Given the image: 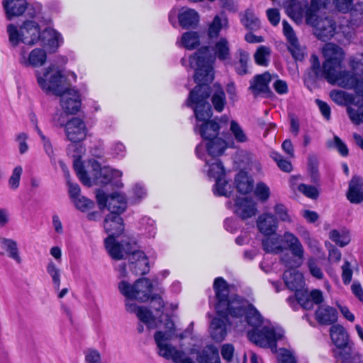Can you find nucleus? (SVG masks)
I'll return each mask as SVG.
<instances>
[{"label": "nucleus", "instance_id": "obj_1", "mask_svg": "<svg viewBox=\"0 0 363 363\" xmlns=\"http://www.w3.org/2000/svg\"><path fill=\"white\" fill-rule=\"evenodd\" d=\"M213 290L216 294L217 313L228 320L238 319L241 324L253 327L248 331L249 340L261 347L276 348L277 341L284 336V330L274 325L260 326L263 318L257 308L247 299L235 294L230 295L229 284L223 277L214 279Z\"/></svg>", "mask_w": 363, "mask_h": 363}, {"label": "nucleus", "instance_id": "obj_2", "mask_svg": "<svg viewBox=\"0 0 363 363\" xmlns=\"http://www.w3.org/2000/svg\"><path fill=\"white\" fill-rule=\"evenodd\" d=\"M229 42L225 38H220L213 46H204L199 49L187 60L182 58V65L187 62L192 69H195L194 82L197 86L189 92L191 101L201 103L210 96L211 90L209 84L214 79L213 64L216 58L225 61L230 58Z\"/></svg>", "mask_w": 363, "mask_h": 363}, {"label": "nucleus", "instance_id": "obj_3", "mask_svg": "<svg viewBox=\"0 0 363 363\" xmlns=\"http://www.w3.org/2000/svg\"><path fill=\"white\" fill-rule=\"evenodd\" d=\"M327 0H311L310 4L307 1L288 0L286 8L289 15L293 18H306V23L314 28V34L319 40L326 41L335 33L336 25L329 18H319L318 11L325 8Z\"/></svg>", "mask_w": 363, "mask_h": 363}, {"label": "nucleus", "instance_id": "obj_4", "mask_svg": "<svg viewBox=\"0 0 363 363\" xmlns=\"http://www.w3.org/2000/svg\"><path fill=\"white\" fill-rule=\"evenodd\" d=\"M36 77L43 90L60 96L61 106L66 113L75 114L79 111L82 103L79 92L64 86L66 77L60 70L55 69V65L47 68L43 76L38 72Z\"/></svg>", "mask_w": 363, "mask_h": 363}, {"label": "nucleus", "instance_id": "obj_5", "mask_svg": "<svg viewBox=\"0 0 363 363\" xmlns=\"http://www.w3.org/2000/svg\"><path fill=\"white\" fill-rule=\"evenodd\" d=\"M323 55L325 60L322 67L316 55L311 57L308 78L312 82H316L333 71L342 69L345 52L341 47L334 43H327L323 48Z\"/></svg>", "mask_w": 363, "mask_h": 363}, {"label": "nucleus", "instance_id": "obj_6", "mask_svg": "<svg viewBox=\"0 0 363 363\" xmlns=\"http://www.w3.org/2000/svg\"><path fill=\"white\" fill-rule=\"evenodd\" d=\"M104 227L108 237L104 240L106 250H135L145 247L143 241L134 237L123 240L121 243L116 241V237L119 236L124 230V224L122 218L118 215L108 214L106 216Z\"/></svg>", "mask_w": 363, "mask_h": 363}, {"label": "nucleus", "instance_id": "obj_7", "mask_svg": "<svg viewBox=\"0 0 363 363\" xmlns=\"http://www.w3.org/2000/svg\"><path fill=\"white\" fill-rule=\"evenodd\" d=\"M208 98L201 103L191 101L189 96L186 100V106L193 108L196 120L203 122L199 128V133L206 140L218 138L220 130L218 123L215 120H209L213 113L211 106L207 101Z\"/></svg>", "mask_w": 363, "mask_h": 363}, {"label": "nucleus", "instance_id": "obj_8", "mask_svg": "<svg viewBox=\"0 0 363 363\" xmlns=\"http://www.w3.org/2000/svg\"><path fill=\"white\" fill-rule=\"evenodd\" d=\"M159 278H153L152 281L147 278H140L133 285L126 281H121L118 283V289L126 299H135L141 303L147 301L152 296L153 284L157 285Z\"/></svg>", "mask_w": 363, "mask_h": 363}, {"label": "nucleus", "instance_id": "obj_9", "mask_svg": "<svg viewBox=\"0 0 363 363\" xmlns=\"http://www.w3.org/2000/svg\"><path fill=\"white\" fill-rule=\"evenodd\" d=\"M62 115L57 119L54 118V122L57 127H64L67 139L72 143L68 145V151L72 150H84V147L79 144L83 141L87 134V128L84 121L77 117H74L65 123V120H61Z\"/></svg>", "mask_w": 363, "mask_h": 363}, {"label": "nucleus", "instance_id": "obj_10", "mask_svg": "<svg viewBox=\"0 0 363 363\" xmlns=\"http://www.w3.org/2000/svg\"><path fill=\"white\" fill-rule=\"evenodd\" d=\"M257 227L259 231L265 238L262 240L263 250H284L282 246L276 245L279 243L280 235L271 237L276 235L278 229V220L271 213H264L259 216L257 220Z\"/></svg>", "mask_w": 363, "mask_h": 363}, {"label": "nucleus", "instance_id": "obj_11", "mask_svg": "<svg viewBox=\"0 0 363 363\" xmlns=\"http://www.w3.org/2000/svg\"><path fill=\"white\" fill-rule=\"evenodd\" d=\"M96 199L100 209L107 207L109 214L120 216L127 207L126 200L123 195L113 193L107 196L103 190L97 189Z\"/></svg>", "mask_w": 363, "mask_h": 363}, {"label": "nucleus", "instance_id": "obj_12", "mask_svg": "<svg viewBox=\"0 0 363 363\" xmlns=\"http://www.w3.org/2000/svg\"><path fill=\"white\" fill-rule=\"evenodd\" d=\"M324 78L332 84H337L345 89H354L356 92L357 87L360 84V80L352 72L342 70V69L333 71Z\"/></svg>", "mask_w": 363, "mask_h": 363}, {"label": "nucleus", "instance_id": "obj_13", "mask_svg": "<svg viewBox=\"0 0 363 363\" xmlns=\"http://www.w3.org/2000/svg\"><path fill=\"white\" fill-rule=\"evenodd\" d=\"M161 333H158L157 339V346L159 349V354L167 359H172L175 363H194L190 357H184V353L182 351L176 350L172 345H165L161 342Z\"/></svg>", "mask_w": 363, "mask_h": 363}, {"label": "nucleus", "instance_id": "obj_14", "mask_svg": "<svg viewBox=\"0 0 363 363\" xmlns=\"http://www.w3.org/2000/svg\"><path fill=\"white\" fill-rule=\"evenodd\" d=\"M130 269L136 275H145L150 271V263L144 251H132L128 257Z\"/></svg>", "mask_w": 363, "mask_h": 363}, {"label": "nucleus", "instance_id": "obj_15", "mask_svg": "<svg viewBox=\"0 0 363 363\" xmlns=\"http://www.w3.org/2000/svg\"><path fill=\"white\" fill-rule=\"evenodd\" d=\"M272 77L269 72L256 75L250 82L249 89L252 91L255 96L262 95L266 98H269L273 95L269 86Z\"/></svg>", "mask_w": 363, "mask_h": 363}, {"label": "nucleus", "instance_id": "obj_16", "mask_svg": "<svg viewBox=\"0 0 363 363\" xmlns=\"http://www.w3.org/2000/svg\"><path fill=\"white\" fill-rule=\"evenodd\" d=\"M330 335L334 345L337 350H334L335 357H338L340 352H345L346 349L351 350L348 346V334L345 328L340 325H333L330 329Z\"/></svg>", "mask_w": 363, "mask_h": 363}, {"label": "nucleus", "instance_id": "obj_17", "mask_svg": "<svg viewBox=\"0 0 363 363\" xmlns=\"http://www.w3.org/2000/svg\"><path fill=\"white\" fill-rule=\"evenodd\" d=\"M39 25L34 21H26L21 26V40L26 45L36 43L40 35Z\"/></svg>", "mask_w": 363, "mask_h": 363}, {"label": "nucleus", "instance_id": "obj_18", "mask_svg": "<svg viewBox=\"0 0 363 363\" xmlns=\"http://www.w3.org/2000/svg\"><path fill=\"white\" fill-rule=\"evenodd\" d=\"M39 40L46 46L51 52H55L63 43L62 35L56 30L51 28H46L40 33Z\"/></svg>", "mask_w": 363, "mask_h": 363}, {"label": "nucleus", "instance_id": "obj_19", "mask_svg": "<svg viewBox=\"0 0 363 363\" xmlns=\"http://www.w3.org/2000/svg\"><path fill=\"white\" fill-rule=\"evenodd\" d=\"M255 202L247 197L237 198L235 203V213L242 220L251 218L256 214Z\"/></svg>", "mask_w": 363, "mask_h": 363}, {"label": "nucleus", "instance_id": "obj_20", "mask_svg": "<svg viewBox=\"0 0 363 363\" xmlns=\"http://www.w3.org/2000/svg\"><path fill=\"white\" fill-rule=\"evenodd\" d=\"M300 306L306 310H311L314 304H320L323 301V293L320 290L313 289L310 294L306 291H296Z\"/></svg>", "mask_w": 363, "mask_h": 363}, {"label": "nucleus", "instance_id": "obj_21", "mask_svg": "<svg viewBox=\"0 0 363 363\" xmlns=\"http://www.w3.org/2000/svg\"><path fill=\"white\" fill-rule=\"evenodd\" d=\"M283 279L288 289L295 291H303L301 289L304 285V278L300 272L296 269L286 270L283 274Z\"/></svg>", "mask_w": 363, "mask_h": 363}, {"label": "nucleus", "instance_id": "obj_22", "mask_svg": "<svg viewBox=\"0 0 363 363\" xmlns=\"http://www.w3.org/2000/svg\"><path fill=\"white\" fill-rule=\"evenodd\" d=\"M47 60V54L43 49L35 48L33 49L28 57L22 55L20 62L26 67H40L43 66Z\"/></svg>", "mask_w": 363, "mask_h": 363}, {"label": "nucleus", "instance_id": "obj_23", "mask_svg": "<svg viewBox=\"0 0 363 363\" xmlns=\"http://www.w3.org/2000/svg\"><path fill=\"white\" fill-rule=\"evenodd\" d=\"M347 199L352 203L363 201V180L359 177H353L349 184Z\"/></svg>", "mask_w": 363, "mask_h": 363}, {"label": "nucleus", "instance_id": "obj_24", "mask_svg": "<svg viewBox=\"0 0 363 363\" xmlns=\"http://www.w3.org/2000/svg\"><path fill=\"white\" fill-rule=\"evenodd\" d=\"M180 26L185 29L195 28L199 21L198 13L191 9L182 8L178 15Z\"/></svg>", "mask_w": 363, "mask_h": 363}, {"label": "nucleus", "instance_id": "obj_25", "mask_svg": "<svg viewBox=\"0 0 363 363\" xmlns=\"http://www.w3.org/2000/svg\"><path fill=\"white\" fill-rule=\"evenodd\" d=\"M315 319L321 325H331L337 319V311L333 307L321 306L315 311Z\"/></svg>", "mask_w": 363, "mask_h": 363}, {"label": "nucleus", "instance_id": "obj_26", "mask_svg": "<svg viewBox=\"0 0 363 363\" xmlns=\"http://www.w3.org/2000/svg\"><path fill=\"white\" fill-rule=\"evenodd\" d=\"M26 0H6L3 1V6L9 19L14 16L22 15L28 8Z\"/></svg>", "mask_w": 363, "mask_h": 363}, {"label": "nucleus", "instance_id": "obj_27", "mask_svg": "<svg viewBox=\"0 0 363 363\" xmlns=\"http://www.w3.org/2000/svg\"><path fill=\"white\" fill-rule=\"evenodd\" d=\"M121 176L122 172L121 171L104 167L100 171V174L96 175V178L99 180V182L102 184L113 183V185L116 187L121 188L123 186L122 182L121 181L114 182L113 179L116 178H121Z\"/></svg>", "mask_w": 363, "mask_h": 363}, {"label": "nucleus", "instance_id": "obj_28", "mask_svg": "<svg viewBox=\"0 0 363 363\" xmlns=\"http://www.w3.org/2000/svg\"><path fill=\"white\" fill-rule=\"evenodd\" d=\"M284 252L281 255V261L289 269L299 267L303 260L304 251H281Z\"/></svg>", "mask_w": 363, "mask_h": 363}, {"label": "nucleus", "instance_id": "obj_29", "mask_svg": "<svg viewBox=\"0 0 363 363\" xmlns=\"http://www.w3.org/2000/svg\"><path fill=\"white\" fill-rule=\"evenodd\" d=\"M73 150L75 152V153L73 154V157L74 158L73 162L74 169L81 182L87 186H91V181L88 177V174L84 169L83 162L81 160V153L82 152L83 150L79 149Z\"/></svg>", "mask_w": 363, "mask_h": 363}, {"label": "nucleus", "instance_id": "obj_30", "mask_svg": "<svg viewBox=\"0 0 363 363\" xmlns=\"http://www.w3.org/2000/svg\"><path fill=\"white\" fill-rule=\"evenodd\" d=\"M228 18L223 12L216 15L208 26V38L211 39L216 38L219 35L220 30L228 26Z\"/></svg>", "mask_w": 363, "mask_h": 363}, {"label": "nucleus", "instance_id": "obj_31", "mask_svg": "<svg viewBox=\"0 0 363 363\" xmlns=\"http://www.w3.org/2000/svg\"><path fill=\"white\" fill-rule=\"evenodd\" d=\"M211 337L216 342H221L227 335L226 325L223 320L220 318H214L211 320L210 326Z\"/></svg>", "mask_w": 363, "mask_h": 363}, {"label": "nucleus", "instance_id": "obj_32", "mask_svg": "<svg viewBox=\"0 0 363 363\" xmlns=\"http://www.w3.org/2000/svg\"><path fill=\"white\" fill-rule=\"evenodd\" d=\"M237 190L242 194H247L253 189V180L245 171H240L235 178Z\"/></svg>", "mask_w": 363, "mask_h": 363}, {"label": "nucleus", "instance_id": "obj_33", "mask_svg": "<svg viewBox=\"0 0 363 363\" xmlns=\"http://www.w3.org/2000/svg\"><path fill=\"white\" fill-rule=\"evenodd\" d=\"M199 363H220L218 349L211 345L206 346L198 356Z\"/></svg>", "mask_w": 363, "mask_h": 363}, {"label": "nucleus", "instance_id": "obj_34", "mask_svg": "<svg viewBox=\"0 0 363 363\" xmlns=\"http://www.w3.org/2000/svg\"><path fill=\"white\" fill-rule=\"evenodd\" d=\"M206 164L208 166L207 174L210 178H221L225 174L224 167L221 161L216 157H211L206 160Z\"/></svg>", "mask_w": 363, "mask_h": 363}, {"label": "nucleus", "instance_id": "obj_35", "mask_svg": "<svg viewBox=\"0 0 363 363\" xmlns=\"http://www.w3.org/2000/svg\"><path fill=\"white\" fill-rule=\"evenodd\" d=\"M242 24L248 30H257L260 28L259 19L251 9H247L244 13H240Z\"/></svg>", "mask_w": 363, "mask_h": 363}, {"label": "nucleus", "instance_id": "obj_36", "mask_svg": "<svg viewBox=\"0 0 363 363\" xmlns=\"http://www.w3.org/2000/svg\"><path fill=\"white\" fill-rule=\"evenodd\" d=\"M206 148L208 154L212 157H216L221 155L226 148V143L220 138H216L208 140Z\"/></svg>", "mask_w": 363, "mask_h": 363}, {"label": "nucleus", "instance_id": "obj_37", "mask_svg": "<svg viewBox=\"0 0 363 363\" xmlns=\"http://www.w3.org/2000/svg\"><path fill=\"white\" fill-rule=\"evenodd\" d=\"M236 57L238 58V61L235 63V69L238 74L245 75L248 72V61L250 59L249 53L242 49L238 50L236 52Z\"/></svg>", "mask_w": 363, "mask_h": 363}, {"label": "nucleus", "instance_id": "obj_38", "mask_svg": "<svg viewBox=\"0 0 363 363\" xmlns=\"http://www.w3.org/2000/svg\"><path fill=\"white\" fill-rule=\"evenodd\" d=\"M271 53L270 48L264 45L259 46L254 54L255 63L259 66H268Z\"/></svg>", "mask_w": 363, "mask_h": 363}, {"label": "nucleus", "instance_id": "obj_39", "mask_svg": "<svg viewBox=\"0 0 363 363\" xmlns=\"http://www.w3.org/2000/svg\"><path fill=\"white\" fill-rule=\"evenodd\" d=\"M279 241L284 247H288L289 250H303L298 238L290 232H285L282 236L280 235Z\"/></svg>", "mask_w": 363, "mask_h": 363}, {"label": "nucleus", "instance_id": "obj_40", "mask_svg": "<svg viewBox=\"0 0 363 363\" xmlns=\"http://www.w3.org/2000/svg\"><path fill=\"white\" fill-rule=\"evenodd\" d=\"M181 43L185 48L192 50L200 44V36L197 32L188 31L182 35Z\"/></svg>", "mask_w": 363, "mask_h": 363}, {"label": "nucleus", "instance_id": "obj_41", "mask_svg": "<svg viewBox=\"0 0 363 363\" xmlns=\"http://www.w3.org/2000/svg\"><path fill=\"white\" fill-rule=\"evenodd\" d=\"M141 233L147 238H154L156 234L155 220L149 217H143L140 220Z\"/></svg>", "mask_w": 363, "mask_h": 363}, {"label": "nucleus", "instance_id": "obj_42", "mask_svg": "<svg viewBox=\"0 0 363 363\" xmlns=\"http://www.w3.org/2000/svg\"><path fill=\"white\" fill-rule=\"evenodd\" d=\"M211 101L216 111L221 112L223 110L226 101L225 93L220 86L218 85L216 86V91L212 96Z\"/></svg>", "mask_w": 363, "mask_h": 363}, {"label": "nucleus", "instance_id": "obj_43", "mask_svg": "<svg viewBox=\"0 0 363 363\" xmlns=\"http://www.w3.org/2000/svg\"><path fill=\"white\" fill-rule=\"evenodd\" d=\"M165 328L167 329V330L165 332L157 331L154 335V338H155V342L157 343L156 336L158 333H162V335H161L162 336L160 337L161 342L165 345H171L170 344L167 343V341H168L172 338V337L174 336V334L175 328H174V323L170 318H168L166 320Z\"/></svg>", "mask_w": 363, "mask_h": 363}, {"label": "nucleus", "instance_id": "obj_44", "mask_svg": "<svg viewBox=\"0 0 363 363\" xmlns=\"http://www.w3.org/2000/svg\"><path fill=\"white\" fill-rule=\"evenodd\" d=\"M230 131L233 135L236 142L244 143L248 141V137L241 125L235 121H230Z\"/></svg>", "mask_w": 363, "mask_h": 363}, {"label": "nucleus", "instance_id": "obj_45", "mask_svg": "<svg viewBox=\"0 0 363 363\" xmlns=\"http://www.w3.org/2000/svg\"><path fill=\"white\" fill-rule=\"evenodd\" d=\"M330 239L339 247H344L350 242V236L348 232L333 230L330 233Z\"/></svg>", "mask_w": 363, "mask_h": 363}, {"label": "nucleus", "instance_id": "obj_46", "mask_svg": "<svg viewBox=\"0 0 363 363\" xmlns=\"http://www.w3.org/2000/svg\"><path fill=\"white\" fill-rule=\"evenodd\" d=\"M214 194L217 196H223L229 197L231 193V186L228 182L223 178L216 179L215 188L213 189Z\"/></svg>", "mask_w": 363, "mask_h": 363}, {"label": "nucleus", "instance_id": "obj_47", "mask_svg": "<svg viewBox=\"0 0 363 363\" xmlns=\"http://www.w3.org/2000/svg\"><path fill=\"white\" fill-rule=\"evenodd\" d=\"M47 272L52 278V282L55 290H59L60 287V270L54 264L50 261L47 266Z\"/></svg>", "mask_w": 363, "mask_h": 363}, {"label": "nucleus", "instance_id": "obj_48", "mask_svg": "<svg viewBox=\"0 0 363 363\" xmlns=\"http://www.w3.org/2000/svg\"><path fill=\"white\" fill-rule=\"evenodd\" d=\"M139 320L145 323L148 328H151L155 321L152 312L146 307L142 306L136 314Z\"/></svg>", "mask_w": 363, "mask_h": 363}, {"label": "nucleus", "instance_id": "obj_49", "mask_svg": "<svg viewBox=\"0 0 363 363\" xmlns=\"http://www.w3.org/2000/svg\"><path fill=\"white\" fill-rule=\"evenodd\" d=\"M288 50L296 60H302L304 58L303 50L299 45L298 39L288 42Z\"/></svg>", "mask_w": 363, "mask_h": 363}, {"label": "nucleus", "instance_id": "obj_50", "mask_svg": "<svg viewBox=\"0 0 363 363\" xmlns=\"http://www.w3.org/2000/svg\"><path fill=\"white\" fill-rule=\"evenodd\" d=\"M72 202L74 203L75 207L82 212L87 211L94 206V201L83 196L76 198Z\"/></svg>", "mask_w": 363, "mask_h": 363}, {"label": "nucleus", "instance_id": "obj_51", "mask_svg": "<svg viewBox=\"0 0 363 363\" xmlns=\"http://www.w3.org/2000/svg\"><path fill=\"white\" fill-rule=\"evenodd\" d=\"M298 190L304 196L311 199H317L319 196V191L315 186L312 185L300 184L298 186Z\"/></svg>", "mask_w": 363, "mask_h": 363}, {"label": "nucleus", "instance_id": "obj_52", "mask_svg": "<svg viewBox=\"0 0 363 363\" xmlns=\"http://www.w3.org/2000/svg\"><path fill=\"white\" fill-rule=\"evenodd\" d=\"M255 194L260 201L265 202L269 197L270 189L264 183L259 182L256 186Z\"/></svg>", "mask_w": 363, "mask_h": 363}, {"label": "nucleus", "instance_id": "obj_53", "mask_svg": "<svg viewBox=\"0 0 363 363\" xmlns=\"http://www.w3.org/2000/svg\"><path fill=\"white\" fill-rule=\"evenodd\" d=\"M35 130L41 139L45 152L49 156V157L52 160L54 158V151L51 141L42 133L38 125H35Z\"/></svg>", "mask_w": 363, "mask_h": 363}, {"label": "nucleus", "instance_id": "obj_54", "mask_svg": "<svg viewBox=\"0 0 363 363\" xmlns=\"http://www.w3.org/2000/svg\"><path fill=\"white\" fill-rule=\"evenodd\" d=\"M275 215L284 222H291L288 208L282 203H277L274 207Z\"/></svg>", "mask_w": 363, "mask_h": 363}, {"label": "nucleus", "instance_id": "obj_55", "mask_svg": "<svg viewBox=\"0 0 363 363\" xmlns=\"http://www.w3.org/2000/svg\"><path fill=\"white\" fill-rule=\"evenodd\" d=\"M308 267L311 274L317 279H322L324 274L318 266V260L315 258H310L308 261Z\"/></svg>", "mask_w": 363, "mask_h": 363}, {"label": "nucleus", "instance_id": "obj_56", "mask_svg": "<svg viewBox=\"0 0 363 363\" xmlns=\"http://www.w3.org/2000/svg\"><path fill=\"white\" fill-rule=\"evenodd\" d=\"M23 169L21 166L16 167L9 180V186L12 189H16L19 186L21 176Z\"/></svg>", "mask_w": 363, "mask_h": 363}, {"label": "nucleus", "instance_id": "obj_57", "mask_svg": "<svg viewBox=\"0 0 363 363\" xmlns=\"http://www.w3.org/2000/svg\"><path fill=\"white\" fill-rule=\"evenodd\" d=\"M7 32L9 35V41L16 46L21 40V30L18 31L16 26L9 24L7 27Z\"/></svg>", "mask_w": 363, "mask_h": 363}, {"label": "nucleus", "instance_id": "obj_58", "mask_svg": "<svg viewBox=\"0 0 363 363\" xmlns=\"http://www.w3.org/2000/svg\"><path fill=\"white\" fill-rule=\"evenodd\" d=\"M278 362L279 363H296V358L293 353L284 348L280 349Z\"/></svg>", "mask_w": 363, "mask_h": 363}, {"label": "nucleus", "instance_id": "obj_59", "mask_svg": "<svg viewBox=\"0 0 363 363\" xmlns=\"http://www.w3.org/2000/svg\"><path fill=\"white\" fill-rule=\"evenodd\" d=\"M279 251H265L263 255V261L260 263V267L264 269V266L269 268L273 264L275 258H273L275 254Z\"/></svg>", "mask_w": 363, "mask_h": 363}, {"label": "nucleus", "instance_id": "obj_60", "mask_svg": "<svg viewBox=\"0 0 363 363\" xmlns=\"http://www.w3.org/2000/svg\"><path fill=\"white\" fill-rule=\"evenodd\" d=\"M150 299L152 308L158 312H162L164 308V302L162 298L158 294H153L150 296Z\"/></svg>", "mask_w": 363, "mask_h": 363}, {"label": "nucleus", "instance_id": "obj_61", "mask_svg": "<svg viewBox=\"0 0 363 363\" xmlns=\"http://www.w3.org/2000/svg\"><path fill=\"white\" fill-rule=\"evenodd\" d=\"M342 279L345 284H349L351 282L352 277V271L350 267V264L348 262H345L342 267Z\"/></svg>", "mask_w": 363, "mask_h": 363}, {"label": "nucleus", "instance_id": "obj_62", "mask_svg": "<svg viewBox=\"0 0 363 363\" xmlns=\"http://www.w3.org/2000/svg\"><path fill=\"white\" fill-rule=\"evenodd\" d=\"M28 136L25 133H19L16 137V140L18 142V149L21 154H24L28 150V145L26 143Z\"/></svg>", "mask_w": 363, "mask_h": 363}, {"label": "nucleus", "instance_id": "obj_63", "mask_svg": "<svg viewBox=\"0 0 363 363\" xmlns=\"http://www.w3.org/2000/svg\"><path fill=\"white\" fill-rule=\"evenodd\" d=\"M234 354V347L231 344H225L221 348L222 357L227 361L230 362L233 359Z\"/></svg>", "mask_w": 363, "mask_h": 363}, {"label": "nucleus", "instance_id": "obj_64", "mask_svg": "<svg viewBox=\"0 0 363 363\" xmlns=\"http://www.w3.org/2000/svg\"><path fill=\"white\" fill-rule=\"evenodd\" d=\"M85 359L87 363H101L100 353L96 350H89L86 352Z\"/></svg>", "mask_w": 363, "mask_h": 363}]
</instances>
